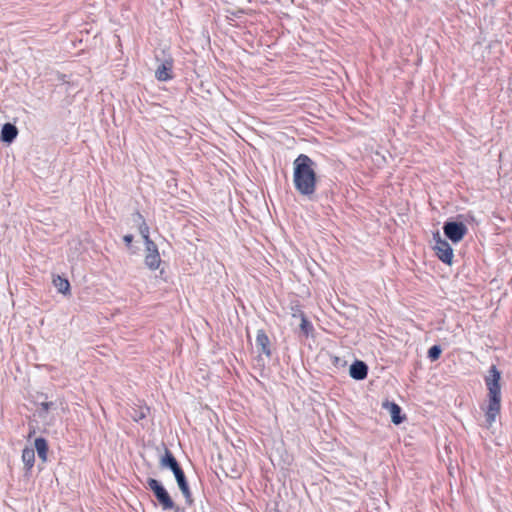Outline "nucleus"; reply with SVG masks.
<instances>
[{
    "instance_id": "1",
    "label": "nucleus",
    "mask_w": 512,
    "mask_h": 512,
    "mask_svg": "<svg viewBox=\"0 0 512 512\" xmlns=\"http://www.w3.org/2000/svg\"><path fill=\"white\" fill-rule=\"evenodd\" d=\"M293 182L296 190L310 197L316 189V173L314 161L305 154H300L293 162Z\"/></svg>"
},
{
    "instance_id": "2",
    "label": "nucleus",
    "mask_w": 512,
    "mask_h": 512,
    "mask_svg": "<svg viewBox=\"0 0 512 512\" xmlns=\"http://www.w3.org/2000/svg\"><path fill=\"white\" fill-rule=\"evenodd\" d=\"M147 484L155 494L163 510H170L174 508L175 505L173 500L159 481L153 478H149Z\"/></svg>"
},
{
    "instance_id": "3",
    "label": "nucleus",
    "mask_w": 512,
    "mask_h": 512,
    "mask_svg": "<svg viewBox=\"0 0 512 512\" xmlns=\"http://www.w3.org/2000/svg\"><path fill=\"white\" fill-rule=\"evenodd\" d=\"M501 372L495 365H492L485 376V384L488 390V398H501L500 386Z\"/></svg>"
},
{
    "instance_id": "4",
    "label": "nucleus",
    "mask_w": 512,
    "mask_h": 512,
    "mask_svg": "<svg viewBox=\"0 0 512 512\" xmlns=\"http://www.w3.org/2000/svg\"><path fill=\"white\" fill-rule=\"evenodd\" d=\"M434 240V250L438 258L442 262L451 265L453 260V249L451 248L450 244L441 238L439 232L434 234Z\"/></svg>"
},
{
    "instance_id": "5",
    "label": "nucleus",
    "mask_w": 512,
    "mask_h": 512,
    "mask_svg": "<svg viewBox=\"0 0 512 512\" xmlns=\"http://www.w3.org/2000/svg\"><path fill=\"white\" fill-rule=\"evenodd\" d=\"M444 234L453 243L460 242L467 233V227L462 222L449 221L444 224Z\"/></svg>"
},
{
    "instance_id": "6",
    "label": "nucleus",
    "mask_w": 512,
    "mask_h": 512,
    "mask_svg": "<svg viewBox=\"0 0 512 512\" xmlns=\"http://www.w3.org/2000/svg\"><path fill=\"white\" fill-rule=\"evenodd\" d=\"M160 263L161 259L157 246L153 241H149L146 244L145 264L151 270H156L159 268Z\"/></svg>"
},
{
    "instance_id": "7",
    "label": "nucleus",
    "mask_w": 512,
    "mask_h": 512,
    "mask_svg": "<svg viewBox=\"0 0 512 512\" xmlns=\"http://www.w3.org/2000/svg\"><path fill=\"white\" fill-rule=\"evenodd\" d=\"M256 348L260 354H263L268 358L271 356L270 341L263 330H258L257 332Z\"/></svg>"
},
{
    "instance_id": "8",
    "label": "nucleus",
    "mask_w": 512,
    "mask_h": 512,
    "mask_svg": "<svg viewBox=\"0 0 512 512\" xmlns=\"http://www.w3.org/2000/svg\"><path fill=\"white\" fill-rule=\"evenodd\" d=\"M367 371H368L367 365L362 361H355L350 366V370H349L350 376L356 380L365 379L367 376Z\"/></svg>"
},
{
    "instance_id": "9",
    "label": "nucleus",
    "mask_w": 512,
    "mask_h": 512,
    "mask_svg": "<svg viewBox=\"0 0 512 512\" xmlns=\"http://www.w3.org/2000/svg\"><path fill=\"white\" fill-rule=\"evenodd\" d=\"M382 407L390 413L391 420L394 424L398 425L403 421L401 417V408L394 402L385 401Z\"/></svg>"
},
{
    "instance_id": "10",
    "label": "nucleus",
    "mask_w": 512,
    "mask_h": 512,
    "mask_svg": "<svg viewBox=\"0 0 512 512\" xmlns=\"http://www.w3.org/2000/svg\"><path fill=\"white\" fill-rule=\"evenodd\" d=\"M172 61L165 60L161 63L155 71V77L159 81H167L171 79Z\"/></svg>"
},
{
    "instance_id": "11",
    "label": "nucleus",
    "mask_w": 512,
    "mask_h": 512,
    "mask_svg": "<svg viewBox=\"0 0 512 512\" xmlns=\"http://www.w3.org/2000/svg\"><path fill=\"white\" fill-rule=\"evenodd\" d=\"M292 316L294 318H299L300 319V330H301V333L308 337L312 331H313V326L311 324L310 321L307 320V318L305 317L304 313L297 310L295 311Z\"/></svg>"
},
{
    "instance_id": "12",
    "label": "nucleus",
    "mask_w": 512,
    "mask_h": 512,
    "mask_svg": "<svg viewBox=\"0 0 512 512\" xmlns=\"http://www.w3.org/2000/svg\"><path fill=\"white\" fill-rule=\"evenodd\" d=\"M175 479H176L178 487L181 490V492H182L183 496L185 497L186 501L188 503H191L192 502V500H191V492H190L188 483L186 481V477H185L184 472L182 471V472L178 473L177 476H175Z\"/></svg>"
},
{
    "instance_id": "13",
    "label": "nucleus",
    "mask_w": 512,
    "mask_h": 512,
    "mask_svg": "<svg viewBox=\"0 0 512 512\" xmlns=\"http://www.w3.org/2000/svg\"><path fill=\"white\" fill-rule=\"evenodd\" d=\"M17 134V128L10 123H6L1 130V140L3 142L11 143L16 138Z\"/></svg>"
},
{
    "instance_id": "14",
    "label": "nucleus",
    "mask_w": 512,
    "mask_h": 512,
    "mask_svg": "<svg viewBox=\"0 0 512 512\" xmlns=\"http://www.w3.org/2000/svg\"><path fill=\"white\" fill-rule=\"evenodd\" d=\"M35 450L37 451L39 458L45 462L47 460L48 445L44 438L35 439Z\"/></svg>"
},
{
    "instance_id": "15",
    "label": "nucleus",
    "mask_w": 512,
    "mask_h": 512,
    "mask_svg": "<svg viewBox=\"0 0 512 512\" xmlns=\"http://www.w3.org/2000/svg\"><path fill=\"white\" fill-rule=\"evenodd\" d=\"M176 464H178L176 458L168 449H165L164 455L160 459V466L162 468L172 469Z\"/></svg>"
},
{
    "instance_id": "16",
    "label": "nucleus",
    "mask_w": 512,
    "mask_h": 512,
    "mask_svg": "<svg viewBox=\"0 0 512 512\" xmlns=\"http://www.w3.org/2000/svg\"><path fill=\"white\" fill-rule=\"evenodd\" d=\"M53 284L59 293L66 294L70 290V283L67 279L57 276L53 279Z\"/></svg>"
},
{
    "instance_id": "17",
    "label": "nucleus",
    "mask_w": 512,
    "mask_h": 512,
    "mask_svg": "<svg viewBox=\"0 0 512 512\" xmlns=\"http://www.w3.org/2000/svg\"><path fill=\"white\" fill-rule=\"evenodd\" d=\"M22 460L28 469L32 468L35 460V450L33 448H25L22 452Z\"/></svg>"
},
{
    "instance_id": "18",
    "label": "nucleus",
    "mask_w": 512,
    "mask_h": 512,
    "mask_svg": "<svg viewBox=\"0 0 512 512\" xmlns=\"http://www.w3.org/2000/svg\"><path fill=\"white\" fill-rule=\"evenodd\" d=\"M501 409V398H489L486 412L499 415Z\"/></svg>"
},
{
    "instance_id": "19",
    "label": "nucleus",
    "mask_w": 512,
    "mask_h": 512,
    "mask_svg": "<svg viewBox=\"0 0 512 512\" xmlns=\"http://www.w3.org/2000/svg\"><path fill=\"white\" fill-rule=\"evenodd\" d=\"M148 413H149L148 407H140L139 409L134 410V413L131 414V417L135 421H140V420L144 419L148 415Z\"/></svg>"
},
{
    "instance_id": "20",
    "label": "nucleus",
    "mask_w": 512,
    "mask_h": 512,
    "mask_svg": "<svg viewBox=\"0 0 512 512\" xmlns=\"http://www.w3.org/2000/svg\"><path fill=\"white\" fill-rule=\"evenodd\" d=\"M441 348L437 345L432 346L428 351V356L432 361L437 360L440 357Z\"/></svg>"
},
{
    "instance_id": "21",
    "label": "nucleus",
    "mask_w": 512,
    "mask_h": 512,
    "mask_svg": "<svg viewBox=\"0 0 512 512\" xmlns=\"http://www.w3.org/2000/svg\"><path fill=\"white\" fill-rule=\"evenodd\" d=\"M139 232L145 241V245L148 244L149 241H152L149 238V227L144 222L140 225Z\"/></svg>"
},
{
    "instance_id": "22",
    "label": "nucleus",
    "mask_w": 512,
    "mask_h": 512,
    "mask_svg": "<svg viewBox=\"0 0 512 512\" xmlns=\"http://www.w3.org/2000/svg\"><path fill=\"white\" fill-rule=\"evenodd\" d=\"M497 416H498L497 414L489 413V412L485 411L486 426L488 428H490L494 424V422L496 421Z\"/></svg>"
},
{
    "instance_id": "23",
    "label": "nucleus",
    "mask_w": 512,
    "mask_h": 512,
    "mask_svg": "<svg viewBox=\"0 0 512 512\" xmlns=\"http://www.w3.org/2000/svg\"><path fill=\"white\" fill-rule=\"evenodd\" d=\"M52 405H53L52 402H43V403H41V409L43 411L47 412Z\"/></svg>"
},
{
    "instance_id": "24",
    "label": "nucleus",
    "mask_w": 512,
    "mask_h": 512,
    "mask_svg": "<svg viewBox=\"0 0 512 512\" xmlns=\"http://www.w3.org/2000/svg\"><path fill=\"white\" fill-rule=\"evenodd\" d=\"M123 240L127 245H130L133 241V236L131 234H127L123 237Z\"/></svg>"
},
{
    "instance_id": "25",
    "label": "nucleus",
    "mask_w": 512,
    "mask_h": 512,
    "mask_svg": "<svg viewBox=\"0 0 512 512\" xmlns=\"http://www.w3.org/2000/svg\"><path fill=\"white\" fill-rule=\"evenodd\" d=\"M172 472L174 474V476H177L178 473L182 472L183 470L181 469V467L179 466V464H176L174 467H172Z\"/></svg>"
},
{
    "instance_id": "26",
    "label": "nucleus",
    "mask_w": 512,
    "mask_h": 512,
    "mask_svg": "<svg viewBox=\"0 0 512 512\" xmlns=\"http://www.w3.org/2000/svg\"><path fill=\"white\" fill-rule=\"evenodd\" d=\"M137 218L142 219V216L140 214H137Z\"/></svg>"
}]
</instances>
